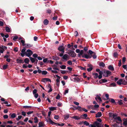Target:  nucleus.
Returning a JSON list of instances; mask_svg holds the SVG:
<instances>
[{
	"mask_svg": "<svg viewBox=\"0 0 127 127\" xmlns=\"http://www.w3.org/2000/svg\"><path fill=\"white\" fill-rule=\"evenodd\" d=\"M88 52L90 56L89 55H88L85 54L84 58L88 59L91 58L92 57H93V58L94 59H96L97 56L96 55L95 53L90 50H89Z\"/></svg>",
	"mask_w": 127,
	"mask_h": 127,
	"instance_id": "1",
	"label": "nucleus"
},
{
	"mask_svg": "<svg viewBox=\"0 0 127 127\" xmlns=\"http://www.w3.org/2000/svg\"><path fill=\"white\" fill-rule=\"evenodd\" d=\"M89 127H103V126L101 123H98L97 121H95L94 122L93 125L91 124L88 125Z\"/></svg>",
	"mask_w": 127,
	"mask_h": 127,
	"instance_id": "2",
	"label": "nucleus"
},
{
	"mask_svg": "<svg viewBox=\"0 0 127 127\" xmlns=\"http://www.w3.org/2000/svg\"><path fill=\"white\" fill-rule=\"evenodd\" d=\"M67 53L72 57H75L76 55L74 51L70 50H68Z\"/></svg>",
	"mask_w": 127,
	"mask_h": 127,
	"instance_id": "3",
	"label": "nucleus"
},
{
	"mask_svg": "<svg viewBox=\"0 0 127 127\" xmlns=\"http://www.w3.org/2000/svg\"><path fill=\"white\" fill-rule=\"evenodd\" d=\"M25 55L28 57H30L33 54V52L30 49L27 50L26 52H25Z\"/></svg>",
	"mask_w": 127,
	"mask_h": 127,
	"instance_id": "4",
	"label": "nucleus"
},
{
	"mask_svg": "<svg viewBox=\"0 0 127 127\" xmlns=\"http://www.w3.org/2000/svg\"><path fill=\"white\" fill-rule=\"evenodd\" d=\"M46 121L47 122L50 123L52 125H55L57 126H59L60 125V124L56 123L54 122L51 120L50 118H49L48 120H46Z\"/></svg>",
	"mask_w": 127,
	"mask_h": 127,
	"instance_id": "5",
	"label": "nucleus"
},
{
	"mask_svg": "<svg viewBox=\"0 0 127 127\" xmlns=\"http://www.w3.org/2000/svg\"><path fill=\"white\" fill-rule=\"evenodd\" d=\"M106 74H103V76L105 77H108L109 75L111 74V72L108 70H107L106 72Z\"/></svg>",
	"mask_w": 127,
	"mask_h": 127,
	"instance_id": "6",
	"label": "nucleus"
},
{
	"mask_svg": "<svg viewBox=\"0 0 127 127\" xmlns=\"http://www.w3.org/2000/svg\"><path fill=\"white\" fill-rule=\"evenodd\" d=\"M64 47L63 46H59L58 48V50L60 51L63 52V53H64Z\"/></svg>",
	"mask_w": 127,
	"mask_h": 127,
	"instance_id": "7",
	"label": "nucleus"
},
{
	"mask_svg": "<svg viewBox=\"0 0 127 127\" xmlns=\"http://www.w3.org/2000/svg\"><path fill=\"white\" fill-rule=\"evenodd\" d=\"M26 50V49L25 47H24L23 49H22L21 50L22 53L21 54V55L22 57H23L25 56V52H25Z\"/></svg>",
	"mask_w": 127,
	"mask_h": 127,
	"instance_id": "8",
	"label": "nucleus"
},
{
	"mask_svg": "<svg viewBox=\"0 0 127 127\" xmlns=\"http://www.w3.org/2000/svg\"><path fill=\"white\" fill-rule=\"evenodd\" d=\"M41 81L44 82H46L47 81L51 82V81L50 79L45 78L42 79Z\"/></svg>",
	"mask_w": 127,
	"mask_h": 127,
	"instance_id": "9",
	"label": "nucleus"
},
{
	"mask_svg": "<svg viewBox=\"0 0 127 127\" xmlns=\"http://www.w3.org/2000/svg\"><path fill=\"white\" fill-rule=\"evenodd\" d=\"M102 113L101 112H98L96 114L95 117L96 118L100 117L102 116Z\"/></svg>",
	"mask_w": 127,
	"mask_h": 127,
	"instance_id": "10",
	"label": "nucleus"
},
{
	"mask_svg": "<svg viewBox=\"0 0 127 127\" xmlns=\"http://www.w3.org/2000/svg\"><path fill=\"white\" fill-rule=\"evenodd\" d=\"M9 116L12 118H14L16 117V114L15 113H13L11 114V113H10L9 115Z\"/></svg>",
	"mask_w": 127,
	"mask_h": 127,
	"instance_id": "11",
	"label": "nucleus"
},
{
	"mask_svg": "<svg viewBox=\"0 0 127 127\" xmlns=\"http://www.w3.org/2000/svg\"><path fill=\"white\" fill-rule=\"evenodd\" d=\"M107 81V80L105 79H102L100 80L99 82L100 84H102L103 83H105Z\"/></svg>",
	"mask_w": 127,
	"mask_h": 127,
	"instance_id": "12",
	"label": "nucleus"
},
{
	"mask_svg": "<svg viewBox=\"0 0 127 127\" xmlns=\"http://www.w3.org/2000/svg\"><path fill=\"white\" fill-rule=\"evenodd\" d=\"M88 115L87 114H84L80 116L81 118L83 119H86Z\"/></svg>",
	"mask_w": 127,
	"mask_h": 127,
	"instance_id": "13",
	"label": "nucleus"
},
{
	"mask_svg": "<svg viewBox=\"0 0 127 127\" xmlns=\"http://www.w3.org/2000/svg\"><path fill=\"white\" fill-rule=\"evenodd\" d=\"M123 80L122 79H120L117 82V83L119 85L122 84Z\"/></svg>",
	"mask_w": 127,
	"mask_h": 127,
	"instance_id": "14",
	"label": "nucleus"
},
{
	"mask_svg": "<svg viewBox=\"0 0 127 127\" xmlns=\"http://www.w3.org/2000/svg\"><path fill=\"white\" fill-rule=\"evenodd\" d=\"M67 57L68 55L66 54H65L63 56L62 58L64 60H65V61H67L68 60L67 59Z\"/></svg>",
	"mask_w": 127,
	"mask_h": 127,
	"instance_id": "15",
	"label": "nucleus"
},
{
	"mask_svg": "<svg viewBox=\"0 0 127 127\" xmlns=\"http://www.w3.org/2000/svg\"><path fill=\"white\" fill-rule=\"evenodd\" d=\"M109 101L111 102L112 103H114L116 105H117V103H116L114 99L113 98H111L110 100H109Z\"/></svg>",
	"mask_w": 127,
	"mask_h": 127,
	"instance_id": "16",
	"label": "nucleus"
},
{
	"mask_svg": "<svg viewBox=\"0 0 127 127\" xmlns=\"http://www.w3.org/2000/svg\"><path fill=\"white\" fill-rule=\"evenodd\" d=\"M25 47L26 48L32 47L33 46V45L29 44H25Z\"/></svg>",
	"mask_w": 127,
	"mask_h": 127,
	"instance_id": "17",
	"label": "nucleus"
},
{
	"mask_svg": "<svg viewBox=\"0 0 127 127\" xmlns=\"http://www.w3.org/2000/svg\"><path fill=\"white\" fill-rule=\"evenodd\" d=\"M16 61L17 63H23L24 62L23 60H22L19 59H16Z\"/></svg>",
	"mask_w": 127,
	"mask_h": 127,
	"instance_id": "18",
	"label": "nucleus"
},
{
	"mask_svg": "<svg viewBox=\"0 0 127 127\" xmlns=\"http://www.w3.org/2000/svg\"><path fill=\"white\" fill-rule=\"evenodd\" d=\"M71 118H72L76 120H80L81 118V117H80L78 116H73L72 117H71Z\"/></svg>",
	"mask_w": 127,
	"mask_h": 127,
	"instance_id": "19",
	"label": "nucleus"
},
{
	"mask_svg": "<svg viewBox=\"0 0 127 127\" xmlns=\"http://www.w3.org/2000/svg\"><path fill=\"white\" fill-rule=\"evenodd\" d=\"M108 68L111 71H113L114 70V68L113 66L111 65H109Z\"/></svg>",
	"mask_w": 127,
	"mask_h": 127,
	"instance_id": "20",
	"label": "nucleus"
},
{
	"mask_svg": "<svg viewBox=\"0 0 127 127\" xmlns=\"http://www.w3.org/2000/svg\"><path fill=\"white\" fill-rule=\"evenodd\" d=\"M126 119L124 118L123 119V121H124L123 122V124L125 127L127 126V121H126Z\"/></svg>",
	"mask_w": 127,
	"mask_h": 127,
	"instance_id": "21",
	"label": "nucleus"
},
{
	"mask_svg": "<svg viewBox=\"0 0 127 127\" xmlns=\"http://www.w3.org/2000/svg\"><path fill=\"white\" fill-rule=\"evenodd\" d=\"M113 56L115 58H117L118 56V53L117 52H115L113 54Z\"/></svg>",
	"mask_w": 127,
	"mask_h": 127,
	"instance_id": "22",
	"label": "nucleus"
},
{
	"mask_svg": "<svg viewBox=\"0 0 127 127\" xmlns=\"http://www.w3.org/2000/svg\"><path fill=\"white\" fill-rule=\"evenodd\" d=\"M64 119L65 120H66L69 118V114H67L66 115H64Z\"/></svg>",
	"mask_w": 127,
	"mask_h": 127,
	"instance_id": "23",
	"label": "nucleus"
},
{
	"mask_svg": "<svg viewBox=\"0 0 127 127\" xmlns=\"http://www.w3.org/2000/svg\"><path fill=\"white\" fill-rule=\"evenodd\" d=\"M99 65L100 67L104 68L105 66V64L103 62H101L100 63Z\"/></svg>",
	"mask_w": 127,
	"mask_h": 127,
	"instance_id": "24",
	"label": "nucleus"
},
{
	"mask_svg": "<svg viewBox=\"0 0 127 127\" xmlns=\"http://www.w3.org/2000/svg\"><path fill=\"white\" fill-rule=\"evenodd\" d=\"M38 125L39 127H44V124L43 122H40L38 123Z\"/></svg>",
	"mask_w": 127,
	"mask_h": 127,
	"instance_id": "25",
	"label": "nucleus"
},
{
	"mask_svg": "<svg viewBox=\"0 0 127 127\" xmlns=\"http://www.w3.org/2000/svg\"><path fill=\"white\" fill-rule=\"evenodd\" d=\"M7 48V47L5 46L2 45L1 46H0V49H2L3 51H4V49H6Z\"/></svg>",
	"mask_w": 127,
	"mask_h": 127,
	"instance_id": "26",
	"label": "nucleus"
},
{
	"mask_svg": "<svg viewBox=\"0 0 127 127\" xmlns=\"http://www.w3.org/2000/svg\"><path fill=\"white\" fill-rule=\"evenodd\" d=\"M24 61L26 63L28 64L30 62V60L29 58H26L25 59Z\"/></svg>",
	"mask_w": 127,
	"mask_h": 127,
	"instance_id": "27",
	"label": "nucleus"
},
{
	"mask_svg": "<svg viewBox=\"0 0 127 127\" xmlns=\"http://www.w3.org/2000/svg\"><path fill=\"white\" fill-rule=\"evenodd\" d=\"M93 75L94 76V78H95L96 79L98 77V74L97 73H93Z\"/></svg>",
	"mask_w": 127,
	"mask_h": 127,
	"instance_id": "28",
	"label": "nucleus"
},
{
	"mask_svg": "<svg viewBox=\"0 0 127 127\" xmlns=\"http://www.w3.org/2000/svg\"><path fill=\"white\" fill-rule=\"evenodd\" d=\"M5 30L7 32H10V29L8 26L5 27Z\"/></svg>",
	"mask_w": 127,
	"mask_h": 127,
	"instance_id": "29",
	"label": "nucleus"
},
{
	"mask_svg": "<svg viewBox=\"0 0 127 127\" xmlns=\"http://www.w3.org/2000/svg\"><path fill=\"white\" fill-rule=\"evenodd\" d=\"M29 58L32 63H33L35 62V59L32 58L31 57H30Z\"/></svg>",
	"mask_w": 127,
	"mask_h": 127,
	"instance_id": "30",
	"label": "nucleus"
},
{
	"mask_svg": "<svg viewBox=\"0 0 127 127\" xmlns=\"http://www.w3.org/2000/svg\"><path fill=\"white\" fill-rule=\"evenodd\" d=\"M2 104L4 103V104H6V106L7 107H10L11 106V105L10 104H8V103L7 101H5L4 102H3L1 103Z\"/></svg>",
	"mask_w": 127,
	"mask_h": 127,
	"instance_id": "31",
	"label": "nucleus"
},
{
	"mask_svg": "<svg viewBox=\"0 0 127 127\" xmlns=\"http://www.w3.org/2000/svg\"><path fill=\"white\" fill-rule=\"evenodd\" d=\"M49 21L47 19L45 20L43 22V23L45 25H47L48 24Z\"/></svg>",
	"mask_w": 127,
	"mask_h": 127,
	"instance_id": "32",
	"label": "nucleus"
},
{
	"mask_svg": "<svg viewBox=\"0 0 127 127\" xmlns=\"http://www.w3.org/2000/svg\"><path fill=\"white\" fill-rule=\"evenodd\" d=\"M34 122L35 123H37L38 122V120L37 117H35L34 118Z\"/></svg>",
	"mask_w": 127,
	"mask_h": 127,
	"instance_id": "33",
	"label": "nucleus"
},
{
	"mask_svg": "<svg viewBox=\"0 0 127 127\" xmlns=\"http://www.w3.org/2000/svg\"><path fill=\"white\" fill-rule=\"evenodd\" d=\"M49 109L50 111H54V110H56V107H51L49 108Z\"/></svg>",
	"mask_w": 127,
	"mask_h": 127,
	"instance_id": "34",
	"label": "nucleus"
},
{
	"mask_svg": "<svg viewBox=\"0 0 127 127\" xmlns=\"http://www.w3.org/2000/svg\"><path fill=\"white\" fill-rule=\"evenodd\" d=\"M117 104H118L120 105H121L123 104L122 100H118V101L117 103Z\"/></svg>",
	"mask_w": 127,
	"mask_h": 127,
	"instance_id": "35",
	"label": "nucleus"
},
{
	"mask_svg": "<svg viewBox=\"0 0 127 127\" xmlns=\"http://www.w3.org/2000/svg\"><path fill=\"white\" fill-rule=\"evenodd\" d=\"M53 59L54 60H59L60 59V58L58 57H53Z\"/></svg>",
	"mask_w": 127,
	"mask_h": 127,
	"instance_id": "36",
	"label": "nucleus"
},
{
	"mask_svg": "<svg viewBox=\"0 0 127 127\" xmlns=\"http://www.w3.org/2000/svg\"><path fill=\"white\" fill-rule=\"evenodd\" d=\"M76 109H78L79 111H81L82 108L81 107L79 106H78L76 108Z\"/></svg>",
	"mask_w": 127,
	"mask_h": 127,
	"instance_id": "37",
	"label": "nucleus"
},
{
	"mask_svg": "<svg viewBox=\"0 0 127 127\" xmlns=\"http://www.w3.org/2000/svg\"><path fill=\"white\" fill-rule=\"evenodd\" d=\"M84 124L86 126H88L89 125V123L86 121L84 122Z\"/></svg>",
	"mask_w": 127,
	"mask_h": 127,
	"instance_id": "38",
	"label": "nucleus"
},
{
	"mask_svg": "<svg viewBox=\"0 0 127 127\" xmlns=\"http://www.w3.org/2000/svg\"><path fill=\"white\" fill-rule=\"evenodd\" d=\"M48 73V72L47 71H46L43 70L42 71V75H46Z\"/></svg>",
	"mask_w": 127,
	"mask_h": 127,
	"instance_id": "39",
	"label": "nucleus"
},
{
	"mask_svg": "<svg viewBox=\"0 0 127 127\" xmlns=\"http://www.w3.org/2000/svg\"><path fill=\"white\" fill-rule=\"evenodd\" d=\"M121 115L123 116H124L125 117H127V114L125 113H124L122 112Z\"/></svg>",
	"mask_w": 127,
	"mask_h": 127,
	"instance_id": "40",
	"label": "nucleus"
},
{
	"mask_svg": "<svg viewBox=\"0 0 127 127\" xmlns=\"http://www.w3.org/2000/svg\"><path fill=\"white\" fill-rule=\"evenodd\" d=\"M20 42L22 43V45L23 46L25 45V41L23 40H21Z\"/></svg>",
	"mask_w": 127,
	"mask_h": 127,
	"instance_id": "41",
	"label": "nucleus"
},
{
	"mask_svg": "<svg viewBox=\"0 0 127 127\" xmlns=\"http://www.w3.org/2000/svg\"><path fill=\"white\" fill-rule=\"evenodd\" d=\"M60 68L62 69H65L66 68V66L65 65H63L60 66Z\"/></svg>",
	"mask_w": 127,
	"mask_h": 127,
	"instance_id": "42",
	"label": "nucleus"
},
{
	"mask_svg": "<svg viewBox=\"0 0 127 127\" xmlns=\"http://www.w3.org/2000/svg\"><path fill=\"white\" fill-rule=\"evenodd\" d=\"M110 85L111 87H115L116 86V84L115 83L113 82L111 83Z\"/></svg>",
	"mask_w": 127,
	"mask_h": 127,
	"instance_id": "43",
	"label": "nucleus"
},
{
	"mask_svg": "<svg viewBox=\"0 0 127 127\" xmlns=\"http://www.w3.org/2000/svg\"><path fill=\"white\" fill-rule=\"evenodd\" d=\"M22 117V116L21 115L19 116H18V118H16V120L17 121H18Z\"/></svg>",
	"mask_w": 127,
	"mask_h": 127,
	"instance_id": "44",
	"label": "nucleus"
},
{
	"mask_svg": "<svg viewBox=\"0 0 127 127\" xmlns=\"http://www.w3.org/2000/svg\"><path fill=\"white\" fill-rule=\"evenodd\" d=\"M8 65L7 64L4 65L3 66V69H6L8 67Z\"/></svg>",
	"mask_w": 127,
	"mask_h": 127,
	"instance_id": "45",
	"label": "nucleus"
},
{
	"mask_svg": "<svg viewBox=\"0 0 127 127\" xmlns=\"http://www.w3.org/2000/svg\"><path fill=\"white\" fill-rule=\"evenodd\" d=\"M32 107L31 106H23V108H31Z\"/></svg>",
	"mask_w": 127,
	"mask_h": 127,
	"instance_id": "46",
	"label": "nucleus"
},
{
	"mask_svg": "<svg viewBox=\"0 0 127 127\" xmlns=\"http://www.w3.org/2000/svg\"><path fill=\"white\" fill-rule=\"evenodd\" d=\"M88 108H91L92 109H93L94 108V106L93 105H91L88 106Z\"/></svg>",
	"mask_w": 127,
	"mask_h": 127,
	"instance_id": "47",
	"label": "nucleus"
},
{
	"mask_svg": "<svg viewBox=\"0 0 127 127\" xmlns=\"http://www.w3.org/2000/svg\"><path fill=\"white\" fill-rule=\"evenodd\" d=\"M113 118V119H116L117 118V116L116 115V114H113V116H112Z\"/></svg>",
	"mask_w": 127,
	"mask_h": 127,
	"instance_id": "48",
	"label": "nucleus"
},
{
	"mask_svg": "<svg viewBox=\"0 0 127 127\" xmlns=\"http://www.w3.org/2000/svg\"><path fill=\"white\" fill-rule=\"evenodd\" d=\"M61 98V96L59 94H58L57 96H56V98L58 99H59Z\"/></svg>",
	"mask_w": 127,
	"mask_h": 127,
	"instance_id": "49",
	"label": "nucleus"
},
{
	"mask_svg": "<svg viewBox=\"0 0 127 127\" xmlns=\"http://www.w3.org/2000/svg\"><path fill=\"white\" fill-rule=\"evenodd\" d=\"M121 65H122L121 60V59H120L119 60V61L118 65L120 67Z\"/></svg>",
	"mask_w": 127,
	"mask_h": 127,
	"instance_id": "50",
	"label": "nucleus"
},
{
	"mask_svg": "<svg viewBox=\"0 0 127 127\" xmlns=\"http://www.w3.org/2000/svg\"><path fill=\"white\" fill-rule=\"evenodd\" d=\"M122 84L124 85H127V81H126L125 80H124V81H123L122 83Z\"/></svg>",
	"mask_w": 127,
	"mask_h": 127,
	"instance_id": "51",
	"label": "nucleus"
},
{
	"mask_svg": "<svg viewBox=\"0 0 127 127\" xmlns=\"http://www.w3.org/2000/svg\"><path fill=\"white\" fill-rule=\"evenodd\" d=\"M32 57L36 58L38 57V55L37 54H34L32 55Z\"/></svg>",
	"mask_w": 127,
	"mask_h": 127,
	"instance_id": "52",
	"label": "nucleus"
},
{
	"mask_svg": "<svg viewBox=\"0 0 127 127\" xmlns=\"http://www.w3.org/2000/svg\"><path fill=\"white\" fill-rule=\"evenodd\" d=\"M18 38V37L17 36H14L13 38V40L15 41H16V39Z\"/></svg>",
	"mask_w": 127,
	"mask_h": 127,
	"instance_id": "53",
	"label": "nucleus"
},
{
	"mask_svg": "<svg viewBox=\"0 0 127 127\" xmlns=\"http://www.w3.org/2000/svg\"><path fill=\"white\" fill-rule=\"evenodd\" d=\"M114 113H112L110 112L109 113V117H112L113 114Z\"/></svg>",
	"mask_w": 127,
	"mask_h": 127,
	"instance_id": "54",
	"label": "nucleus"
},
{
	"mask_svg": "<svg viewBox=\"0 0 127 127\" xmlns=\"http://www.w3.org/2000/svg\"><path fill=\"white\" fill-rule=\"evenodd\" d=\"M67 64L70 65H71L72 64V63L71 61L69 60L67 62Z\"/></svg>",
	"mask_w": 127,
	"mask_h": 127,
	"instance_id": "55",
	"label": "nucleus"
},
{
	"mask_svg": "<svg viewBox=\"0 0 127 127\" xmlns=\"http://www.w3.org/2000/svg\"><path fill=\"white\" fill-rule=\"evenodd\" d=\"M93 69V67L89 68L87 69V70L88 72H90Z\"/></svg>",
	"mask_w": 127,
	"mask_h": 127,
	"instance_id": "56",
	"label": "nucleus"
},
{
	"mask_svg": "<svg viewBox=\"0 0 127 127\" xmlns=\"http://www.w3.org/2000/svg\"><path fill=\"white\" fill-rule=\"evenodd\" d=\"M78 33L77 31H76L74 32V35L75 36H77L78 35Z\"/></svg>",
	"mask_w": 127,
	"mask_h": 127,
	"instance_id": "57",
	"label": "nucleus"
},
{
	"mask_svg": "<svg viewBox=\"0 0 127 127\" xmlns=\"http://www.w3.org/2000/svg\"><path fill=\"white\" fill-rule=\"evenodd\" d=\"M117 119L119 121L122 122V120L121 119L120 117L119 116H118L117 117Z\"/></svg>",
	"mask_w": 127,
	"mask_h": 127,
	"instance_id": "58",
	"label": "nucleus"
},
{
	"mask_svg": "<svg viewBox=\"0 0 127 127\" xmlns=\"http://www.w3.org/2000/svg\"><path fill=\"white\" fill-rule=\"evenodd\" d=\"M61 73L63 74H64L66 73V71L65 70H61Z\"/></svg>",
	"mask_w": 127,
	"mask_h": 127,
	"instance_id": "59",
	"label": "nucleus"
},
{
	"mask_svg": "<svg viewBox=\"0 0 127 127\" xmlns=\"http://www.w3.org/2000/svg\"><path fill=\"white\" fill-rule=\"evenodd\" d=\"M3 118L4 119H7L8 118V116L7 115H5L3 116Z\"/></svg>",
	"mask_w": 127,
	"mask_h": 127,
	"instance_id": "60",
	"label": "nucleus"
},
{
	"mask_svg": "<svg viewBox=\"0 0 127 127\" xmlns=\"http://www.w3.org/2000/svg\"><path fill=\"white\" fill-rule=\"evenodd\" d=\"M18 49L17 47H15L14 49V51L16 52H17L18 50Z\"/></svg>",
	"mask_w": 127,
	"mask_h": 127,
	"instance_id": "61",
	"label": "nucleus"
},
{
	"mask_svg": "<svg viewBox=\"0 0 127 127\" xmlns=\"http://www.w3.org/2000/svg\"><path fill=\"white\" fill-rule=\"evenodd\" d=\"M74 79L75 80L77 81H79L80 80V79L77 78L75 77Z\"/></svg>",
	"mask_w": 127,
	"mask_h": 127,
	"instance_id": "62",
	"label": "nucleus"
},
{
	"mask_svg": "<svg viewBox=\"0 0 127 127\" xmlns=\"http://www.w3.org/2000/svg\"><path fill=\"white\" fill-rule=\"evenodd\" d=\"M37 92V90L36 89H34L33 91V94H36Z\"/></svg>",
	"mask_w": 127,
	"mask_h": 127,
	"instance_id": "63",
	"label": "nucleus"
},
{
	"mask_svg": "<svg viewBox=\"0 0 127 127\" xmlns=\"http://www.w3.org/2000/svg\"><path fill=\"white\" fill-rule=\"evenodd\" d=\"M112 126L114 127H118V125L116 124H114V125H112Z\"/></svg>",
	"mask_w": 127,
	"mask_h": 127,
	"instance_id": "64",
	"label": "nucleus"
}]
</instances>
